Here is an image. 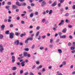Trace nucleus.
Here are the masks:
<instances>
[{"instance_id": "f257e3e1", "label": "nucleus", "mask_w": 75, "mask_h": 75, "mask_svg": "<svg viewBox=\"0 0 75 75\" xmlns=\"http://www.w3.org/2000/svg\"><path fill=\"white\" fill-rule=\"evenodd\" d=\"M4 48L2 45H0V52L1 53H3V51H4Z\"/></svg>"}, {"instance_id": "f03ea898", "label": "nucleus", "mask_w": 75, "mask_h": 75, "mask_svg": "<svg viewBox=\"0 0 75 75\" xmlns=\"http://www.w3.org/2000/svg\"><path fill=\"white\" fill-rule=\"evenodd\" d=\"M13 35H14V33L13 32L10 33L9 34V38L11 39H13Z\"/></svg>"}, {"instance_id": "7ed1b4c3", "label": "nucleus", "mask_w": 75, "mask_h": 75, "mask_svg": "<svg viewBox=\"0 0 75 75\" xmlns=\"http://www.w3.org/2000/svg\"><path fill=\"white\" fill-rule=\"evenodd\" d=\"M46 5V2L45 1H43L41 3V6L42 7H44L45 5Z\"/></svg>"}, {"instance_id": "20e7f679", "label": "nucleus", "mask_w": 75, "mask_h": 75, "mask_svg": "<svg viewBox=\"0 0 75 75\" xmlns=\"http://www.w3.org/2000/svg\"><path fill=\"white\" fill-rule=\"evenodd\" d=\"M11 59H12V62L13 63H14L15 62V56H13L11 57Z\"/></svg>"}, {"instance_id": "39448f33", "label": "nucleus", "mask_w": 75, "mask_h": 75, "mask_svg": "<svg viewBox=\"0 0 75 75\" xmlns=\"http://www.w3.org/2000/svg\"><path fill=\"white\" fill-rule=\"evenodd\" d=\"M15 44H16L17 45H18L19 44V40H17L15 41L14 42Z\"/></svg>"}, {"instance_id": "423d86ee", "label": "nucleus", "mask_w": 75, "mask_h": 75, "mask_svg": "<svg viewBox=\"0 0 75 75\" xmlns=\"http://www.w3.org/2000/svg\"><path fill=\"white\" fill-rule=\"evenodd\" d=\"M25 62L23 61L21 63V64L22 65V67H24L25 66Z\"/></svg>"}, {"instance_id": "0eeeda50", "label": "nucleus", "mask_w": 75, "mask_h": 75, "mask_svg": "<svg viewBox=\"0 0 75 75\" xmlns=\"http://www.w3.org/2000/svg\"><path fill=\"white\" fill-rule=\"evenodd\" d=\"M67 30V28H65L64 29L62 30V32L63 33H65Z\"/></svg>"}, {"instance_id": "6e6552de", "label": "nucleus", "mask_w": 75, "mask_h": 75, "mask_svg": "<svg viewBox=\"0 0 75 75\" xmlns=\"http://www.w3.org/2000/svg\"><path fill=\"white\" fill-rule=\"evenodd\" d=\"M10 6H6L5 8L6 9H7L8 10H10Z\"/></svg>"}, {"instance_id": "1a4fd4ad", "label": "nucleus", "mask_w": 75, "mask_h": 75, "mask_svg": "<svg viewBox=\"0 0 75 75\" xmlns=\"http://www.w3.org/2000/svg\"><path fill=\"white\" fill-rule=\"evenodd\" d=\"M1 28L2 30H4V28H5V25H2Z\"/></svg>"}, {"instance_id": "9d476101", "label": "nucleus", "mask_w": 75, "mask_h": 75, "mask_svg": "<svg viewBox=\"0 0 75 75\" xmlns=\"http://www.w3.org/2000/svg\"><path fill=\"white\" fill-rule=\"evenodd\" d=\"M57 4V2L54 1L52 5V7H54V6H56V5Z\"/></svg>"}, {"instance_id": "9b49d317", "label": "nucleus", "mask_w": 75, "mask_h": 75, "mask_svg": "<svg viewBox=\"0 0 75 75\" xmlns=\"http://www.w3.org/2000/svg\"><path fill=\"white\" fill-rule=\"evenodd\" d=\"M42 68V65H40L39 67H37V69L39 70L40 69Z\"/></svg>"}, {"instance_id": "f8f14e48", "label": "nucleus", "mask_w": 75, "mask_h": 75, "mask_svg": "<svg viewBox=\"0 0 75 75\" xmlns=\"http://www.w3.org/2000/svg\"><path fill=\"white\" fill-rule=\"evenodd\" d=\"M28 40L29 41V40H30V41H33V37H31L28 38Z\"/></svg>"}, {"instance_id": "ddd939ff", "label": "nucleus", "mask_w": 75, "mask_h": 75, "mask_svg": "<svg viewBox=\"0 0 75 75\" xmlns=\"http://www.w3.org/2000/svg\"><path fill=\"white\" fill-rule=\"evenodd\" d=\"M26 35V33H24V34L23 33L21 34L20 35V37H23V36H24Z\"/></svg>"}, {"instance_id": "4468645a", "label": "nucleus", "mask_w": 75, "mask_h": 75, "mask_svg": "<svg viewBox=\"0 0 75 75\" xmlns=\"http://www.w3.org/2000/svg\"><path fill=\"white\" fill-rule=\"evenodd\" d=\"M60 38H66V35H63L62 36H60Z\"/></svg>"}, {"instance_id": "2eb2a0df", "label": "nucleus", "mask_w": 75, "mask_h": 75, "mask_svg": "<svg viewBox=\"0 0 75 75\" xmlns=\"http://www.w3.org/2000/svg\"><path fill=\"white\" fill-rule=\"evenodd\" d=\"M27 52H25L23 53V55L25 56V57H27Z\"/></svg>"}, {"instance_id": "dca6fc26", "label": "nucleus", "mask_w": 75, "mask_h": 75, "mask_svg": "<svg viewBox=\"0 0 75 75\" xmlns=\"http://www.w3.org/2000/svg\"><path fill=\"white\" fill-rule=\"evenodd\" d=\"M12 7L13 9H16V8H17V6L14 5H13Z\"/></svg>"}, {"instance_id": "f3484780", "label": "nucleus", "mask_w": 75, "mask_h": 75, "mask_svg": "<svg viewBox=\"0 0 75 75\" xmlns=\"http://www.w3.org/2000/svg\"><path fill=\"white\" fill-rule=\"evenodd\" d=\"M16 4L18 6H21V5L19 4V2L18 1H17L16 2Z\"/></svg>"}, {"instance_id": "a211bd4d", "label": "nucleus", "mask_w": 75, "mask_h": 75, "mask_svg": "<svg viewBox=\"0 0 75 75\" xmlns=\"http://www.w3.org/2000/svg\"><path fill=\"white\" fill-rule=\"evenodd\" d=\"M58 51L60 54H61L62 52V50H61V49H58Z\"/></svg>"}, {"instance_id": "6ab92c4d", "label": "nucleus", "mask_w": 75, "mask_h": 75, "mask_svg": "<svg viewBox=\"0 0 75 75\" xmlns=\"http://www.w3.org/2000/svg\"><path fill=\"white\" fill-rule=\"evenodd\" d=\"M35 48V45L33 44L32 46L31 47V48L32 50H33V49H34V48Z\"/></svg>"}, {"instance_id": "aec40b11", "label": "nucleus", "mask_w": 75, "mask_h": 75, "mask_svg": "<svg viewBox=\"0 0 75 75\" xmlns=\"http://www.w3.org/2000/svg\"><path fill=\"white\" fill-rule=\"evenodd\" d=\"M3 35L2 34H0V39H2L4 37Z\"/></svg>"}, {"instance_id": "412c9836", "label": "nucleus", "mask_w": 75, "mask_h": 75, "mask_svg": "<svg viewBox=\"0 0 75 75\" xmlns=\"http://www.w3.org/2000/svg\"><path fill=\"white\" fill-rule=\"evenodd\" d=\"M10 33V31L8 30H7L5 32V34H8Z\"/></svg>"}, {"instance_id": "4be33fe9", "label": "nucleus", "mask_w": 75, "mask_h": 75, "mask_svg": "<svg viewBox=\"0 0 75 75\" xmlns=\"http://www.w3.org/2000/svg\"><path fill=\"white\" fill-rule=\"evenodd\" d=\"M16 69H17V67L15 66L13 67L12 69V70H16Z\"/></svg>"}, {"instance_id": "5701e85b", "label": "nucleus", "mask_w": 75, "mask_h": 75, "mask_svg": "<svg viewBox=\"0 0 75 75\" xmlns=\"http://www.w3.org/2000/svg\"><path fill=\"white\" fill-rule=\"evenodd\" d=\"M21 4L22 6H26V3H22Z\"/></svg>"}, {"instance_id": "b1692460", "label": "nucleus", "mask_w": 75, "mask_h": 75, "mask_svg": "<svg viewBox=\"0 0 75 75\" xmlns=\"http://www.w3.org/2000/svg\"><path fill=\"white\" fill-rule=\"evenodd\" d=\"M25 43L26 44H28V39H27L26 40H25Z\"/></svg>"}, {"instance_id": "393cba45", "label": "nucleus", "mask_w": 75, "mask_h": 75, "mask_svg": "<svg viewBox=\"0 0 75 75\" xmlns=\"http://www.w3.org/2000/svg\"><path fill=\"white\" fill-rule=\"evenodd\" d=\"M59 1H60V3H62L63 2H64L65 0H59Z\"/></svg>"}, {"instance_id": "a878e982", "label": "nucleus", "mask_w": 75, "mask_h": 75, "mask_svg": "<svg viewBox=\"0 0 75 75\" xmlns=\"http://www.w3.org/2000/svg\"><path fill=\"white\" fill-rule=\"evenodd\" d=\"M70 49L71 50H75V47H71L70 48Z\"/></svg>"}, {"instance_id": "bb28decb", "label": "nucleus", "mask_w": 75, "mask_h": 75, "mask_svg": "<svg viewBox=\"0 0 75 75\" xmlns=\"http://www.w3.org/2000/svg\"><path fill=\"white\" fill-rule=\"evenodd\" d=\"M52 10H51L49 11V14H51V13H52Z\"/></svg>"}, {"instance_id": "cd10ccee", "label": "nucleus", "mask_w": 75, "mask_h": 75, "mask_svg": "<svg viewBox=\"0 0 75 75\" xmlns=\"http://www.w3.org/2000/svg\"><path fill=\"white\" fill-rule=\"evenodd\" d=\"M39 33H40V32H39V31L37 32L36 33V37H37L38 35H39Z\"/></svg>"}, {"instance_id": "c85d7f7f", "label": "nucleus", "mask_w": 75, "mask_h": 75, "mask_svg": "<svg viewBox=\"0 0 75 75\" xmlns=\"http://www.w3.org/2000/svg\"><path fill=\"white\" fill-rule=\"evenodd\" d=\"M62 64L63 65H66V62L65 61H64L62 62Z\"/></svg>"}, {"instance_id": "c756f323", "label": "nucleus", "mask_w": 75, "mask_h": 75, "mask_svg": "<svg viewBox=\"0 0 75 75\" xmlns=\"http://www.w3.org/2000/svg\"><path fill=\"white\" fill-rule=\"evenodd\" d=\"M45 19L43 18L42 20V23H45Z\"/></svg>"}, {"instance_id": "7c9ffc66", "label": "nucleus", "mask_w": 75, "mask_h": 75, "mask_svg": "<svg viewBox=\"0 0 75 75\" xmlns=\"http://www.w3.org/2000/svg\"><path fill=\"white\" fill-rule=\"evenodd\" d=\"M49 48H52V47H54V46H53V45H49Z\"/></svg>"}, {"instance_id": "2f4dec72", "label": "nucleus", "mask_w": 75, "mask_h": 75, "mask_svg": "<svg viewBox=\"0 0 75 75\" xmlns=\"http://www.w3.org/2000/svg\"><path fill=\"white\" fill-rule=\"evenodd\" d=\"M68 16H69V13H66L65 15V16L66 17H68Z\"/></svg>"}, {"instance_id": "473e14b6", "label": "nucleus", "mask_w": 75, "mask_h": 75, "mask_svg": "<svg viewBox=\"0 0 75 75\" xmlns=\"http://www.w3.org/2000/svg\"><path fill=\"white\" fill-rule=\"evenodd\" d=\"M44 48V47L42 46H41L40 48V50H42Z\"/></svg>"}, {"instance_id": "72a5a7b5", "label": "nucleus", "mask_w": 75, "mask_h": 75, "mask_svg": "<svg viewBox=\"0 0 75 75\" xmlns=\"http://www.w3.org/2000/svg\"><path fill=\"white\" fill-rule=\"evenodd\" d=\"M8 5H11V2H8L7 3Z\"/></svg>"}, {"instance_id": "f704fd0d", "label": "nucleus", "mask_w": 75, "mask_h": 75, "mask_svg": "<svg viewBox=\"0 0 75 75\" xmlns=\"http://www.w3.org/2000/svg\"><path fill=\"white\" fill-rule=\"evenodd\" d=\"M40 27L39 26H37L36 27V30H39V29H40Z\"/></svg>"}, {"instance_id": "c9c22d12", "label": "nucleus", "mask_w": 75, "mask_h": 75, "mask_svg": "<svg viewBox=\"0 0 75 75\" xmlns=\"http://www.w3.org/2000/svg\"><path fill=\"white\" fill-rule=\"evenodd\" d=\"M25 51H29V49L28 48H25L24 49Z\"/></svg>"}, {"instance_id": "e433bc0d", "label": "nucleus", "mask_w": 75, "mask_h": 75, "mask_svg": "<svg viewBox=\"0 0 75 75\" xmlns=\"http://www.w3.org/2000/svg\"><path fill=\"white\" fill-rule=\"evenodd\" d=\"M61 3H59L58 4V6L59 7H61Z\"/></svg>"}, {"instance_id": "4c0bfd02", "label": "nucleus", "mask_w": 75, "mask_h": 75, "mask_svg": "<svg viewBox=\"0 0 75 75\" xmlns=\"http://www.w3.org/2000/svg\"><path fill=\"white\" fill-rule=\"evenodd\" d=\"M62 33H61V32H58V35H62Z\"/></svg>"}, {"instance_id": "58836bf2", "label": "nucleus", "mask_w": 75, "mask_h": 75, "mask_svg": "<svg viewBox=\"0 0 75 75\" xmlns=\"http://www.w3.org/2000/svg\"><path fill=\"white\" fill-rule=\"evenodd\" d=\"M53 42V39L52 38L51 39H50V42L51 43H52Z\"/></svg>"}, {"instance_id": "ea45409f", "label": "nucleus", "mask_w": 75, "mask_h": 75, "mask_svg": "<svg viewBox=\"0 0 75 75\" xmlns=\"http://www.w3.org/2000/svg\"><path fill=\"white\" fill-rule=\"evenodd\" d=\"M8 23H10L11 22V20L10 19H8Z\"/></svg>"}, {"instance_id": "a19ab883", "label": "nucleus", "mask_w": 75, "mask_h": 75, "mask_svg": "<svg viewBox=\"0 0 75 75\" xmlns=\"http://www.w3.org/2000/svg\"><path fill=\"white\" fill-rule=\"evenodd\" d=\"M20 73L21 74H22V73H23V70H21L20 71Z\"/></svg>"}, {"instance_id": "79ce46f5", "label": "nucleus", "mask_w": 75, "mask_h": 75, "mask_svg": "<svg viewBox=\"0 0 75 75\" xmlns=\"http://www.w3.org/2000/svg\"><path fill=\"white\" fill-rule=\"evenodd\" d=\"M35 16H37L38 14V12H36L35 13Z\"/></svg>"}, {"instance_id": "37998d69", "label": "nucleus", "mask_w": 75, "mask_h": 75, "mask_svg": "<svg viewBox=\"0 0 75 75\" xmlns=\"http://www.w3.org/2000/svg\"><path fill=\"white\" fill-rule=\"evenodd\" d=\"M30 17H33V13H32L30 14Z\"/></svg>"}, {"instance_id": "c03bdc74", "label": "nucleus", "mask_w": 75, "mask_h": 75, "mask_svg": "<svg viewBox=\"0 0 75 75\" xmlns=\"http://www.w3.org/2000/svg\"><path fill=\"white\" fill-rule=\"evenodd\" d=\"M45 37H46L45 35H44L42 36V38H43V39H44V38H45Z\"/></svg>"}, {"instance_id": "a18cd8bd", "label": "nucleus", "mask_w": 75, "mask_h": 75, "mask_svg": "<svg viewBox=\"0 0 75 75\" xmlns=\"http://www.w3.org/2000/svg\"><path fill=\"white\" fill-rule=\"evenodd\" d=\"M68 46H71V43L69 42L68 43Z\"/></svg>"}, {"instance_id": "49530a36", "label": "nucleus", "mask_w": 75, "mask_h": 75, "mask_svg": "<svg viewBox=\"0 0 75 75\" xmlns=\"http://www.w3.org/2000/svg\"><path fill=\"white\" fill-rule=\"evenodd\" d=\"M72 8L74 10L75 9V5H74L72 6Z\"/></svg>"}, {"instance_id": "de8ad7c7", "label": "nucleus", "mask_w": 75, "mask_h": 75, "mask_svg": "<svg viewBox=\"0 0 75 75\" xmlns=\"http://www.w3.org/2000/svg\"><path fill=\"white\" fill-rule=\"evenodd\" d=\"M15 34L16 35H17V36L18 35V32H15Z\"/></svg>"}, {"instance_id": "09e8293b", "label": "nucleus", "mask_w": 75, "mask_h": 75, "mask_svg": "<svg viewBox=\"0 0 75 75\" xmlns=\"http://www.w3.org/2000/svg\"><path fill=\"white\" fill-rule=\"evenodd\" d=\"M21 23H22V24H24L25 23H24V21H21Z\"/></svg>"}, {"instance_id": "8fccbe9b", "label": "nucleus", "mask_w": 75, "mask_h": 75, "mask_svg": "<svg viewBox=\"0 0 75 75\" xmlns=\"http://www.w3.org/2000/svg\"><path fill=\"white\" fill-rule=\"evenodd\" d=\"M36 64L37 65H39L40 64V62L38 61H37L36 62Z\"/></svg>"}, {"instance_id": "3c124183", "label": "nucleus", "mask_w": 75, "mask_h": 75, "mask_svg": "<svg viewBox=\"0 0 75 75\" xmlns=\"http://www.w3.org/2000/svg\"><path fill=\"white\" fill-rule=\"evenodd\" d=\"M28 72H27L25 73L24 75H28Z\"/></svg>"}, {"instance_id": "603ef678", "label": "nucleus", "mask_w": 75, "mask_h": 75, "mask_svg": "<svg viewBox=\"0 0 75 75\" xmlns=\"http://www.w3.org/2000/svg\"><path fill=\"white\" fill-rule=\"evenodd\" d=\"M16 19H17V20H20V18L19 17V16L17 17Z\"/></svg>"}, {"instance_id": "864d4df0", "label": "nucleus", "mask_w": 75, "mask_h": 75, "mask_svg": "<svg viewBox=\"0 0 75 75\" xmlns=\"http://www.w3.org/2000/svg\"><path fill=\"white\" fill-rule=\"evenodd\" d=\"M69 38H70V39H72V36L70 35L69 36Z\"/></svg>"}, {"instance_id": "5fc2aeb1", "label": "nucleus", "mask_w": 75, "mask_h": 75, "mask_svg": "<svg viewBox=\"0 0 75 75\" xmlns=\"http://www.w3.org/2000/svg\"><path fill=\"white\" fill-rule=\"evenodd\" d=\"M20 45H23V43L22 42H21L19 43Z\"/></svg>"}, {"instance_id": "6e6d98bb", "label": "nucleus", "mask_w": 75, "mask_h": 75, "mask_svg": "<svg viewBox=\"0 0 75 75\" xmlns=\"http://www.w3.org/2000/svg\"><path fill=\"white\" fill-rule=\"evenodd\" d=\"M7 21V19H4V22H6Z\"/></svg>"}, {"instance_id": "4d7b16f0", "label": "nucleus", "mask_w": 75, "mask_h": 75, "mask_svg": "<svg viewBox=\"0 0 75 75\" xmlns=\"http://www.w3.org/2000/svg\"><path fill=\"white\" fill-rule=\"evenodd\" d=\"M10 27H11V28L13 27V24H11L10 25Z\"/></svg>"}, {"instance_id": "13d9d810", "label": "nucleus", "mask_w": 75, "mask_h": 75, "mask_svg": "<svg viewBox=\"0 0 75 75\" xmlns=\"http://www.w3.org/2000/svg\"><path fill=\"white\" fill-rule=\"evenodd\" d=\"M42 71H43V72H45V69L44 68H43Z\"/></svg>"}, {"instance_id": "bf43d9fd", "label": "nucleus", "mask_w": 75, "mask_h": 75, "mask_svg": "<svg viewBox=\"0 0 75 75\" xmlns=\"http://www.w3.org/2000/svg\"><path fill=\"white\" fill-rule=\"evenodd\" d=\"M71 52H72V53H75V50H73Z\"/></svg>"}, {"instance_id": "052dcab7", "label": "nucleus", "mask_w": 75, "mask_h": 75, "mask_svg": "<svg viewBox=\"0 0 75 75\" xmlns=\"http://www.w3.org/2000/svg\"><path fill=\"white\" fill-rule=\"evenodd\" d=\"M73 46H74V47H75V42H74L73 43Z\"/></svg>"}, {"instance_id": "680f3d73", "label": "nucleus", "mask_w": 75, "mask_h": 75, "mask_svg": "<svg viewBox=\"0 0 75 75\" xmlns=\"http://www.w3.org/2000/svg\"><path fill=\"white\" fill-rule=\"evenodd\" d=\"M69 28H72V25H69Z\"/></svg>"}, {"instance_id": "e2e57ef3", "label": "nucleus", "mask_w": 75, "mask_h": 75, "mask_svg": "<svg viewBox=\"0 0 75 75\" xmlns=\"http://www.w3.org/2000/svg\"><path fill=\"white\" fill-rule=\"evenodd\" d=\"M53 30L54 31H56V28H53Z\"/></svg>"}, {"instance_id": "0e129e2a", "label": "nucleus", "mask_w": 75, "mask_h": 75, "mask_svg": "<svg viewBox=\"0 0 75 75\" xmlns=\"http://www.w3.org/2000/svg\"><path fill=\"white\" fill-rule=\"evenodd\" d=\"M47 37H49V36H50V33H47Z\"/></svg>"}, {"instance_id": "69168bd1", "label": "nucleus", "mask_w": 75, "mask_h": 75, "mask_svg": "<svg viewBox=\"0 0 75 75\" xmlns=\"http://www.w3.org/2000/svg\"><path fill=\"white\" fill-rule=\"evenodd\" d=\"M72 75H74L75 74V71H74L72 73Z\"/></svg>"}, {"instance_id": "338daca9", "label": "nucleus", "mask_w": 75, "mask_h": 75, "mask_svg": "<svg viewBox=\"0 0 75 75\" xmlns=\"http://www.w3.org/2000/svg\"><path fill=\"white\" fill-rule=\"evenodd\" d=\"M59 39H58L56 41V42H59Z\"/></svg>"}, {"instance_id": "774afa93", "label": "nucleus", "mask_w": 75, "mask_h": 75, "mask_svg": "<svg viewBox=\"0 0 75 75\" xmlns=\"http://www.w3.org/2000/svg\"><path fill=\"white\" fill-rule=\"evenodd\" d=\"M30 75H34L33 73H32L31 72H30Z\"/></svg>"}]
</instances>
